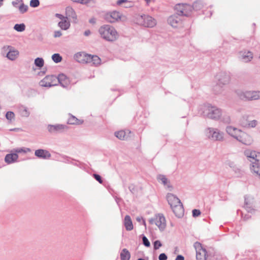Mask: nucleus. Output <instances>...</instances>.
Returning a JSON list of instances; mask_svg holds the SVG:
<instances>
[{"label": "nucleus", "instance_id": "nucleus-1", "mask_svg": "<svg viewBox=\"0 0 260 260\" xmlns=\"http://www.w3.org/2000/svg\"><path fill=\"white\" fill-rule=\"evenodd\" d=\"M199 113L205 118L218 121L221 113V109L210 104H206L200 106Z\"/></svg>", "mask_w": 260, "mask_h": 260}, {"label": "nucleus", "instance_id": "nucleus-2", "mask_svg": "<svg viewBox=\"0 0 260 260\" xmlns=\"http://www.w3.org/2000/svg\"><path fill=\"white\" fill-rule=\"evenodd\" d=\"M101 37L104 40L113 42L117 40L118 34L115 28L110 25H104L99 29Z\"/></svg>", "mask_w": 260, "mask_h": 260}, {"label": "nucleus", "instance_id": "nucleus-3", "mask_svg": "<svg viewBox=\"0 0 260 260\" xmlns=\"http://www.w3.org/2000/svg\"><path fill=\"white\" fill-rule=\"evenodd\" d=\"M206 136L211 140L222 142L224 139V134L217 128L208 127L205 129Z\"/></svg>", "mask_w": 260, "mask_h": 260}, {"label": "nucleus", "instance_id": "nucleus-4", "mask_svg": "<svg viewBox=\"0 0 260 260\" xmlns=\"http://www.w3.org/2000/svg\"><path fill=\"white\" fill-rule=\"evenodd\" d=\"M236 93L242 100L252 101L260 99V91L238 90L236 91Z\"/></svg>", "mask_w": 260, "mask_h": 260}, {"label": "nucleus", "instance_id": "nucleus-5", "mask_svg": "<svg viewBox=\"0 0 260 260\" xmlns=\"http://www.w3.org/2000/svg\"><path fill=\"white\" fill-rule=\"evenodd\" d=\"M244 154L250 162L249 169L254 164L257 165L260 164V152L247 149L244 151Z\"/></svg>", "mask_w": 260, "mask_h": 260}, {"label": "nucleus", "instance_id": "nucleus-6", "mask_svg": "<svg viewBox=\"0 0 260 260\" xmlns=\"http://www.w3.org/2000/svg\"><path fill=\"white\" fill-rule=\"evenodd\" d=\"M215 78L217 85L220 87L228 85L231 81L230 73L223 71L218 72L215 76Z\"/></svg>", "mask_w": 260, "mask_h": 260}, {"label": "nucleus", "instance_id": "nucleus-7", "mask_svg": "<svg viewBox=\"0 0 260 260\" xmlns=\"http://www.w3.org/2000/svg\"><path fill=\"white\" fill-rule=\"evenodd\" d=\"M136 20L138 24L145 27H153L156 25V20L149 15H138Z\"/></svg>", "mask_w": 260, "mask_h": 260}, {"label": "nucleus", "instance_id": "nucleus-8", "mask_svg": "<svg viewBox=\"0 0 260 260\" xmlns=\"http://www.w3.org/2000/svg\"><path fill=\"white\" fill-rule=\"evenodd\" d=\"M198 4L193 3V5L191 6L187 4H179L176 6V9L179 15L189 16Z\"/></svg>", "mask_w": 260, "mask_h": 260}, {"label": "nucleus", "instance_id": "nucleus-9", "mask_svg": "<svg viewBox=\"0 0 260 260\" xmlns=\"http://www.w3.org/2000/svg\"><path fill=\"white\" fill-rule=\"evenodd\" d=\"M150 224H155L160 231H163L166 226V219L162 214L155 215L153 217L149 219Z\"/></svg>", "mask_w": 260, "mask_h": 260}, {"label": "nucleus", "instance_id": "nucleus-10", "mask_svg": "<svg viewBox=\"0 0 260 260\" xmlns=\"http://www.w3.org/2000/svg\"><path fill=\"white\" fill-rule=\"evenodd\" d=\"M194 247L196 250V257L197 260H206L207 258V251L202 244L199 242H196Z\"/></svg>", "mask_w": 260, "mask_h": 260}, {"label": "nucleus", "instance_id": "nucleus-11", "mask_svg": "<svg viewBox=\"0 0 260 260\" xmlns=\"http://www.w3.org/2000/svg\"><path fill=\"white\" fill-rule=\"evenodd\" d=\"M40 85L43 87H50L56 86L57 77L55 76H47L40 82Z\"/></svg>", "mask_w": 260, "mask_h": 260}, {"label": "nucleus", "instance_id": "nucleus-12", "mask_svg": "<svg viewBox=\"0 0 260 260\" xmlns=\"http://www.w3.org/2000/svg\"><path fill=\"white\" fill-rule=\"evenodd\" d=\"M122 14L116 11L109 12L105 15V20L110 23H114L121 20Z\"/></svg>", "mask_w": 260, "mask_h": 260}, {"label": "nucleus", "instance_id": "nucleus-13", "mask_svg": "<svg viewBox=\"0 0 260 260\" xmlns=\"http://www.w3.org/2000/svg\"><path fill=\"white\" fill-rule=\"evenodd\" d=\"M237 141L245 145H250L253 142L252 137L249 134L242 130Z\"/></svg>", "mask_w": 260, "mask_h": 260}, {"label": "nucleus", "instance_id": "nucleus-14", "mask_svg": "<svg viewBox=\"0 0 260 260\" xmlns=\"http://www.w3.org/2000/svg\"><path fill=\"white\" fill-rule=\"evenodd\" d=\"M158 181L162 184L165 188L170 191H172L174 189V187L171 183L170 180L167 178L165 175L159 174L157 176Z\"/></svg>", "mask_w": 260, "mask_h": 260}, {"label": "nucleus", "instance_id": "nucleus-15", "mask_svg": "<svg viewBox=\"0 0 260 260\" xmlns=\"http://www.w3.org/2000/svg\"><path fill=\"white\" fill-rule=\"evenodd\" d=\"M225 131L228 135L237 140L242 130L232 125H228Z\"/></svg>", "mask_w": 260, "mask_h": 260}, {"label": "nucleus", "instance_id": "nucleus-16", "mask_svg": "<svg viewBox=\"0 0 260 260\" xmlns=\"http://www.w3.org/2000/svg\"><path fill=\"white\" fill-rule=\"evenodd\" d=\"M239 58L245 62L250 61L253 58V54L249 51H241L239 53Z\"/></svg>", "mask_w": 260, "mask_h": 260}, {"label": "nucleus", "instance_id": "nucleus-17", "mask_svg": "<svg viewBox=\"0 0 260 260\" xmlns=\"http://www.w3.org/2000/svg\"><path fill=\"white\" fill-rule=\"evenodd\" d=\"M168 23L173 27H177L182 25V20L179 16L177 15H172L169 17L168 19Z\"/></svg>", "mask_w": 260, "mask_h": 260}, {"label": "nucleus", "instance_id": "nucleus-18", "mask_svg": "<svg viewBox=\"0 0 260 260\" xmlns=\"http://www.w3.org/2000/svg\"><path fill=\"white\" fill-rule=\"evenodd\" d=\"M58 82L63 87H67L70 84V79L63 74H59L57 77V83Z\"/></svg>", "mask_w": 260, "mask_h": 260}, {"label": "nucleus", "instance_id": "nucleus-19", "mask_svg": "<svg viewBox=\"0 0 260 260\" xmlns=\"http://www.w3.org/2000/svg\"><path fill=\"white\" fill-rule=\"evenodd\" d=\"M66 126L62 124H55L48 125V131L51 133H60L63 132Z\"/></svg>", "mask_w": 260, "mask_h": 260}, {"label": "nucleus", "instance_id": "nucleus-20", "mask_svg": "<svg viewBox=\"0 0 260 260\" xmlns=\"http://www.w3.org/2000/svg\"><path fill=\"white\" fill-rule=\"evenodd\" d=\"M166 199L171 207L181 203L180 200L175 195L171 193H167Z\"/></svg>", "mask_w": 260, "mask_h": 260}, {"label": "nucleus", "instance_id": "nucleus-21", "mask_svg": "<svg viewBox=\"0 0 260 260\" xmlns=\"http://www.w3.org/2000/svg\"><path fill=\"white\" fill-rule=\"evenodd\" d=\"M19 55V51L12 46L11 50L8 52L6 57L11 61H14L17 59Z\"/></svg>", "mask_w": 260, "mask_h": 260}, {"label": "nucleus", "instance_id": "nucleus-22", "mask_svg": "<svg viewBox=\"0 0 260 260\" xmlns=\"http://www.w3.org/2000/svg\"><path fill=\"white\" fill-rule=\"evenodd\" d=\"M218 121L224 124H230L232 122V119L230 114L221 109V113Z\"/></svg>", "mask_w": 260, "mask_h": 260}, {"label": "nucleus", "instance_id": "nucleus-23", "mask_svg": "<svg viewBox=\"0 0 260 260\" xmlns=\"http://www.w3.org/2000/svg\"><path fill=\"white\" fill-rule=\"evenodd\" d=\"M173 212L178 217H182L184 214V209L181 203L171 207Z\"/></svg>", "mask_w": 260, "mask_h": 260}, {"label": "nucleus", "instance_id": "nucleus-24", "mask_svg": "<svg viewBox=\"0 0 260 260\" xmlns=\"http://www.w3.org/2000/svg\"><path fill=\"white\" fill-rule=\"evenodd\" d=\"M89 54L84 52H78L74 55V58L80 63H88V56Z\"/></svg>", "mask_w": 260, "mask_h": 260}, {"label": "nucleus", "instance_id": "nucleus-25", "mask_svg": "<svg viewBox=\"0 0 260 260\" xmlns=\"http://www.w3.org/2000/svg\"><path fill=\"white\" fill-rule=\"evenodd\" d=\"M18 155L15 152L7 154L5 157V161L8 164H11L17 161Z\"/></svg>", "mask_w": 260, "mask_h": 260}, {"label": "nucleus", "instance_id": "nucleus-26", "mask_svg": "<svg viewBox=\"0 0 260 260\" xmlns=\"http://www.w3.org/2000/svg\"><path fill=\"white\" fill-rule=\"evenodd\" d=\"M66 15L67 18L72 19L75 22L77 20V16L75 10L71 6H68L66 8Z\"/></svg>", "mask_w": 260, "mask_h": 260}, {"label": "nucleus", "instance_id": "nucleus-27", "mask_svg": "<svg viewBox=\"0 0 260 260\" xmlns=\"http://www.w3.org/2000/svg\"><path fill=\"white\" fill-rule=\"evenodd\" d=\"M36 156L43 159H48L51 157V154L49 152L44 149H38L35 152Z\"/></svg>", "mask_w": 260, "mask_h": 260}, {"label": "nucleus", "instance_id": "nucleus-28", "mask_svg": "<svg viewBox=\"0 0 260 260\" xmlns=\"http://www.w3.org/2000/svg\"><path fill=\"white\" fill-rule=\"evenodd\" d=\"M124 225L127 231H132L133 228V224L131 218V217L129 215H126L124 220Z\"/></svg>", "mask_w": 260, "mask_h": 260}, {"label": "nucleus", "instance_id": "nucleus-29", "mask_svg": "<svg viewBox=\"0 0 260 260\" xmlns=\"http://www.w3.org/2000/svg\"><path fill=\"white\" fill-rule=\"evenodd\" d=\"M101 58L96 55H91L89 54L88 56V63L92 62L95 66L101 64Z\"/></svg>", "mask_w": 260, "mask_h": 260}, {"label": "nucleus", "instance_id": "nucleus-30", "mask_svg": "<svg viewBox=\"0 0 260 260\" xmlns=\"http://www.w3.org/2000/svg\"><path fill=\"white\" fill-rule=\"evenodd\" d=\"M253 202L252 197L246 196L245 197V207L246 210L250 212L252 210V205Z\"/></svg>", "mask_w": 260, "mask_h": 260}, {"label": "nucleus", "instance_id": "nucleus-31", "mask_svg": "<svg viewBox=\"0 0 260 260\" xmlns=\"http://www.w3.org/2000/svg\"><path fill=\"white\" fill-rule=\"evenodd\" d=\"M71 26V23L69 19L63 20V21H60L58 23V26L62 30H67Z\"/></svg>", "mask_w": 260, "mask_h": 260}, {"label": "nucleus", "instance_id": "nucleus-32", "mask_svg": "<svg viewBox=\"0 0 260 260\" xmlns=\"http://www.w3.org/2000/svg\"><path fill=\"white\" fill-rule=\"evenodd\" d=\"M116 5L118 6H122L124 8H131L133 6V2L128 0H117Z\"/></svg>", "mask_w": 260, "mask_h": 260}, {"label": "nucleus", "instance_id": "nucleus-33", "mask_svg": "<svg viewBox=\"0 0 260 260\" xmlns=\"http://www.w3.org/2000/svg\"><path fill=\"white\" fill-rule=\"evenodd\" d=\"M250 171L251 173L256 176L260 179V164L252 165L250 168Z\"/></svg>", "mask_w": 260, "mask_h": 260}, {"label": "nucleus", "instance_id": "nucleus-34", "mask_svg": "<svg viewBox=\"0 0 260 260\" xmlns=\"http://www.w3.org/2000/svg\"><path fill=\"white\" fill-rule=\"evenodd\" d=\"M120 256L121 260H129L131 254L127 249L124 248L122 250Z\"/></svg>", "mask_w": 260, "mask_h": 260}, {"label": "nucleus", "instance_id": "nucleus-35", "mask_svg": "<svg viewBox=\"0 0 260 260\" xmlns=\"http://www.w3.org/2000/svg\"><path fill=\"white\" fill-rule=\"evenodd\" d=\"M249 117L250 115L248 114H244L241 117L240 119V124L241 126L244 128L245 127L246 125H247L250 121Z\"/></svg>", "mask_w": 260, "mask_h": 260}, {"label": "nucleus", "instance_id": "nucleus-36", "mask_svg": "<svg viewBox=\"0 0 260 260\" xmlns=\"http://www.w3.org/2000/svg\"><path fill=\"white\" fill-rule=\"evenodd\" d=\"M31 151V149L26 147H21V148H14L11 150L12 152H15L16 154L18 153H26L27 152H29Z\"/></svg>", "mask_w": 260, "mask_h": 260}, {"label": "nucleus", "instance_id": "nucleus-37", "mask_svg": "<svg viewBox=\"0 0 260 260\" xmlns=\"http://www.w3.org/2000/svg\"><path fill=\"white\" fill-rule=\"evenodd\" d=\"M19 111L23 117H28L29 116L30 112L28 108L24 106H21L19 108Z\"/></svg>", "mask_w": 260, "mask_h": 260}, {"label": "nucleus", "instance_id": "nucleus-38", "mask_svg": "<svg viewBox=\"0 0 260 260\" xmlns=\"http://www.w3.org/2000/svg\"><path fill=\"white\" fill-rule=\"evenodd\" d=\"M114 135L117 138L121 140H124L126 139L125 132L123 131L116 132Z\"/></svg>", "mask_w": 260, "mask_h": 260}, {"label": "nucleus", "instance_id": "nucleus-39", "mask_svg": "<svg viewBox=\"0 0 260 260\" xmlns=\"http://www.w3.org/2000/svg\"><path fill=\"white\" fill-rule=\"evenodd\" d=\"M14 29L18 32H22L25 29V25L24 23L16 24Z\"/></svg>", "mask_w": 260, "mask_h": 260}, {"label": "nucleus", "instance_id": "nucleus-40", "mask_svg": "<svg viewBox=\"0 0 260 260\" xmlns=\"http://www.w3.org/2000/svg\"><path fill=\"white\" fill-rule=\"evenodd\" d=\"M34 63L36 66L41 68L44 66V61L42 58L38 57L35 59Z\"/></svg>", "mask_w": 260, "mask_h": 260}, {"label": "nucleus", "instance_id": "nucleus-41", "mask_svg": "<svg viewBox=\"0 0 260 260\" xmlns=\"http://www.w3.org/2000/svg\"><path fill=\"white\" fill-rule=\"evenodd\" d=\"M12 46L4 45L1 48V53L3 55H7L8 52L11 50Z\"/></svg>", "mask_w": 260, "mask_h": 260}, {"label": "nucleus", "instance_id": "nucleus-42", "mask_svg": "<svg viewBox=\"0 0 260 260\" xmlns=\"http://www.w3.org/2000/svg\"><path fill=\"white\" fill-rule=\"evenodd\" d=\"M258 124V121L256 120H250L245 128H251L255 127Z\"/></svg>", "mask_w": 260, "mask_h": 260}, {"label": "nucleus", "instance_id": "nucleus-43", "mask_svg": "<svg viewBox=\"0 0 260 260\" xmlns=\"http://www.w3.org/2000/svg\"><path fill=\"white\" fill-rule=\"evenodd\" d=\"M51 58L55 63H59L62 60V57L58 53H55L53 54Z\"/></svg>", "mask_w": 260, "mask_h": 260}, {"label": "nucleus", "instance_id": "nucleus-44", "mask_svg": "<svg viewBox=\"0 0 260 260\" xmlns=\"http://www.w3.org/2000/svg\"><path fill=\"white\" fill-rule=\"evenodd\" d=\"M19 10L22 14L25 13L28 10V6L24 5L23 3L19 7Z\"/></svg>", "mask_w": 260, "mask_h": 260}, {"label": "nucleus", "instance_id": "nucleus-45", "mask_svg": "<svg viewBox=\"0 0 260 260\" xmlns=\"http://www.w3.org/2000/svg\"><path fill=\"white\" fill-rule=\"evenodd\" d=\"M72 2L75 3H79L82 5H87L92 2H93V0H71Z\"/></svg>", "mask_w": 260, "mask_h": 260}, {"label": "nucleus", "instance_id": "nucleus-46", "mask_svg": "<svg viewBox=\"0 0 260 260\" xmlns=\"http://www.w3.org/2000/svg\"><path fill=\"white\" fill-rule=\"evenodd\" d=\"M15 114L13 112L9 111L6 114V118L11 121L12 119L14 118Z\"/></svg>", "mask_w": 260, "mask_h": 260}, {"label": "nucleus", "instance_id": "nucleus-47", "mask_svg": "<svg viewBox=\"0 0 260 260\" xmlns=\"http://www.w3.org/2000/svg\"><path fill=\"white\" fill-rule=\"evenodd\" d=\"M78 119L74 116H72L68 120V123L70 124H78Z\"/></svg>", "mask_w": 260, "mask_h": 260}, {"label": "nucleus", "instance_id": "nucleus-48", "mask_svg": "<svg viewBox=\"0 0 260 260\" xmlns=\"http://www.w3.org/2000/svg\"><path fill=\"white\" fill-rule=\"evenodd\" d=\"M40 5L39 0H31L30 2V6L32 8H36Z\"/></svg>", "mask_w": 260, "mask_h": 260}, {"label": "nucleus", "instance_id": "nucleus-49", "mask_svg": "<svg viewBox=\"0 0 260 260\" xmlns=\"http://www.w3.org/2000/svg\"><path fill=\"white\" fill-rule=\"evenodd\" d=\"M142 241H143V244L145 246H146V247L150 246V242H149V240H148V239L147 238V237L144 235H143V236H142Z\"/></svg>", "mask_w": 260, "mask_h": 260}, {"label": "nucleus", "instance_id": "nucleus-50", "mask_svg": "<svg viewBox=\"0 0 260 260\" xmlns=\"http://www.w3.org/2000/svg\"><path fill=\"white\" fill-rule=\"evenodd\" d=\"M161 246L162 244L159 240H156L154 242V249L155 250L159 249Z\"/></svg>", "mask_w": 260, "mask_h": 260}, {"label": "nucleus", "instance_id": "nucleus-51", "mask_svg": "<svg viewBox=\"0 0 260 260\" xmlns=\"http://www.w3.org/2000/svg\"><path fill=\"white\" fill-rule=\"evenodd\" d=\"M192 216L194 217L199 216L201 214V211L198 209H193L192 211Z\"/></svg>", "mask_w": 260, "mask_h": 260}, {"label": "nucleus", "instance_id": "nucleus-52", "mask_svg": "<svg viewBox=\"0 0 260 260\" xmlns=\"http://www.w3.org/2000/svg\"><path fill=\"white\" fill-rule=\"evenodd\" d=\"M55 17L60 20V21H63V20L67 19V17L63 16L62 14L56 13L55 14Z\"/></svg>", "mask_w": 260, "mask_h": 260}, {"label": "nucleus", "instance_id": "nucleus-53", "mask_svg": "<svg viewBox=\"0 0 260 260\" xmlns=\"http://www.w3.org/2000/svg\"><path fill=\"white\" fill-rule=\"evenodd\" d=\"M93 176L95 179L97 180L100 183H102L103 180L101 178V177L99 175L94 174H93Z\"/></svg>", "mask_w": 260, "mask_h": 260}, {"label": "nucleus", "instance_id": "nucleus-54", "mask_svg": "<svg viewBox=\"0 0 260 260\" xmlns=\"http://www.w3.org/2000/svg\"><path fill=\"white\" fill-rule=\"evenodd\" d=\"M62 32L60 30H56L54 32L53 37L54 38H59L62 36Z\"/></svg>", "mask_w": 260, "mask_h": 260}, {"label": "nucleus", "instance_id": "nucleus-55", "mask_svg": "<svg viewBox=\"0 0 260 260\" xmlns=\"http://www.w3.org/2000/svg\"><path fill=\"white\" fill-rule=\"evenodd\" d=\"M159 260H167V256L165 253H161L158 256Z\"/></svg>", "mask_w": 260, "mask_h": 260}, {"label": "nucleus", "instance_id": "nucleus-56", "mask_svg": "<svg viewBox=\"0 0 260 260\" xmlns=\"http://www.w3.org/2000/svg\"><path fill=\"white\" fill-rule=\"evenodd\" d=\"M175 260H184V257L181 255H178L176 257Z\"/></svg>", "mask_w": 260, "mask_h": 260}, {"label": "nucleus", "instance_id": "nucleus-57", "mask_svg": "<svg viewBox=\"0 0 260 260\" xmlns=\"http://www.w3.org/2000/svg\"><path fill=\"white\" fill-rule=\"evenodd\" d=\"M89 22L90 23L94 24L96 22V19L95 18H91L89 19Z\"/></svg>", "mask_w": 260, "mask_h": 260}, {"label": "nucleus", "instance_id": "nucleus-58", "mask_svg": "<svg viewBox=\"0 0 260 260\" xmlns=\"http://www.w3.org/2000/svg\"><path fill=\"white\" fill-rule=\"evenodd\" d=\"M91 34V31H90V30L88 29V30H86L84 31V35L85 36H89Z\"/></svg>", "mask_w": 260, "mask_h": 260}, {"label": "nucleus", "instance_id": "nucleus-59", "mask_svg": "<svg viewBox=\"0 0 260 260\" xmlns=\"http://www.w3.org/2000/svg\"><path fill=\"white\" fill-rule=\"evenodd\" d=\"M142 220H144L142 216H138L136 218V220L139 222H142Z\"/></svg>", "mask_w": 260, "mask_h": 260}, {"label": "nucleus", "instance_id": "nucleus-60", "mask_svg": "<svg viewBox=\"0 0 260 260\" xmlns=\"http://www.w3.org/2000/svg\"><path fill=\"white\" fill-rule=\"evenodd\" d=\"M19 3V1H16V2L13 1V2H12V4L14 7H17V5H18Z\"/></svg>", "mask_w": 260, "mask_h": 260}, {"label": "nucleus", "instance_id": "nucleus-61", "mask_svg": "<svg viewBox=\"0 0 260 260\" xmlns=\"http://www.w3.org/2000/svg\"><path fill=\"white\" fill-rule=\"evenodd\" d=\"M195 3H198V4L197 5V6H196V7L195 8H193V10L194 9V10H197L200 9V8H201V4L199 3H198V2H196Z\"/></svg>", "mask_w": 260, "mask_h": 260}, {"label": "nucleus", "instance_id": "nucleus-62", "mask_svg": "<svg viewBox=\"0 0 260 260\" xmlns=\"http://www.w3.org/2000/svg\"><path fill=\"white\" fill-rule=\"evenodd\" d=\"M142 224H143L145 226V229L146 228V224L145 220H142Z\"/></svg>", "mask_w": 260, "mask_h": 260}, {"label": "nucleus", "instance_id": "nucleus-63", "mask_svg": "<svg viewBox=\"0 0 260 260\" xmlns=\"http://www.w3.org/2000/svg\"><path fill=\"white\" fill-rule=\"evenodd\" d=\"M153 0H145L146 2V4L147 5H149V3L150 2H151L152 1H153Z\"/></svg>", "mask_w": 260, "mask_h": 260}, {"label": "nucleus", "instance_id": "nucleus-64", "mask_svg": "<svg viewBox=\"0 0 260 260\" xmlns=\"http://www.w3.org/2000/svg\"><path fill=\"white\" fill-rule=\"evenodd\" d=\"M4 0H0V7L3 5V2Z\"/></svg>", "mask_w": 260, "mask_h": 260}]
</instances>
